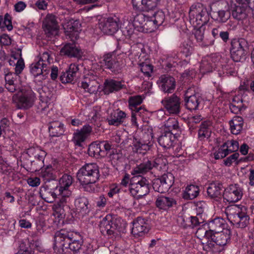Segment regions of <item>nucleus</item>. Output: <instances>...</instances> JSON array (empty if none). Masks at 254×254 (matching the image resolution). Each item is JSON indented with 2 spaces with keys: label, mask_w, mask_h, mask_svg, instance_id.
<instances>
[{
  "label": "nucleus",
  "mask_w": 254,
  "mask_h": 254,
  "mask_svg": "<svg viewBox=\"0 0 254 254\" xmlns=\"http://www.w3.org/2000/svg\"><path fill=\"white\" fill-rule=\"evenodd\" d=\"M54 249L60 254H75L81 248L82 240L77 232L66 229L55 234Z\"/></svg>",
  "instance_id": "1"
},
{
  "label": "nucleus",
  "mask_w": 254,
  "mask_h": 254,
  "mask_svg": "<svg viewBox=\"0 0 254 254\" xmlns=\"http://www.w3.org/2000/svg\"><path fill=\"white\" fill-rule=\"evenodd\" d=\"M72 183V177L70 175L64 174L60 178L58 185L56 188V190L59 192L58 195L61 196V198L54 206V215L59 219H63L64 216V206L70 200L72 192L70 187Z\"/></svg>",
  "instance_id": "2"
},
{
  "label": "nucleus",
  "mask_w": 254,
  "mask_h": 254,
  "mask_svg": "<svg viewBox=\"0 0 254 254\" xmlns=\"http://www.w3.org/2000/svg\"><path fill=\"white\" fill-rule=\"evenodd\" d=\"M196 236L201 240L203 249L206 251H208V249L214 247L215 246L222 249L230 240V232L229 230L216 234H211V232H207L205 229L201 228L197 230Z\"/></svg>",
  "instance_id": "3"
},
{
  "label": "nucleus",
  "mask_w": 254,
  "mask_h": 254,
  "mask_svg": "<svg viewBox=\"0 0 254 254\" xmlns=\"http://www.w3.org/2000/svg\"><path fill=\"white\" fill-rule=\"evenodd\" d=\"M123 32L127 36L130 37L135 30L139 32H152V23L150 21V17L143 13H139L131 17L123 22Z\"/></svg>",
  "instance_id": "4"
},
{
  "label": "nucleus",
  "mask_w": 254,
  "mask_h": 254,
  "mask_svg": "<svg viewBox=\"0 0 254 254\" xmlns=\"http://www.w3.org/2000/svg\"><path fill=\"white\" fill-rule=\"evenodd\" d=\"M77 179L87 191L92 190L91 185L95 184L100 177L99 169L95 163H88L78 171Z\"/></svg>",
  "instance_id": "5"
},
{
  "label": "nucleus",
  "mask_w": 254,
  "mask_h": 254,
  "mask_svg": "<svg viewBox=\"0 0 254 254\" xmlns=\"http://www.w3.org/2000/svg\"><path fill=\"white\" fill-rule=\"evenodd\" d=\"M225 214L231 223L238 228H245L249 223L247 208L243 205H232L227 207Z\"/></svg>",
  "instance_id": "6"
},
{
  "label": "nucleus",
  "mask_w": 254,
  "mask_h": 254,
  "mask_svg": "<svg viewBox=\"0 0 254 254\" xmlns=\"http://www.w3.org/2000/svg\"><path fill=\"white\" fill-rule=\"evenodd\" d=\"M189 20L193 27L204 25L209 20L206 8L200 3L192 5L190 9Z\"/></svg>",
  "instance_id": "7"
},
{
  "label": "nucleus",
  "mask_w": 254,
  "mask_h": 254,
  "mask_svg": "<svg viewBox=\"0 0 254 254\" xmlns=\"http://www.w3.org/2000/svg\"><path fill=\"white\" fill-rule=\"evenodd\" d=\"M35 100V93L29 88H22L17 95L13 96V100L16 103L18 108L21 109L31 108Z\"/></svg>",
  "instance_id": "8"
},
{
  "label": "nucleus",
  "mask_w": 254,
  "mask_h": 254,
  "mask_svg": "<svg viewBox=\"0 0 254 254\" xmlns=\"http://www.w3.org/2000/svg\"><path fill=\"white\" fill-rule=\"evenodd\" d=\"M24 63L22 59L17 61L15 68V73H8L5 76V87L10 92H14L20 89V86L18 83V75L22 72L24 68Z\"/></svg>",
  "instance_id": "9"
},
{
  "label": "nucleus",
  "mask_w": 254,
  "mask_h": 254,
  "mask_svg": "<svg viewBox=\"0 0 254 254\" xmlns=\"http://www.w3.org/2000/svg\"><path fill=\"white\" fill-rule=\"evenodd\" d=\"M129 190L132 196L140 198L149 192V182L141 176H134L132 178Z\"/></svg>",
  "instance_id": "10"
},
{
  "label": "nucleus",
  "mask_w": 254,
  "mask_h": 254,
  "mask_svg": "<svg viewBox=\"0 0 254 254\" xmlns=\"http://www.w3.org/2000/svg\"><path fill=\"white\" fill-rule=\"evenodd\" d=\"M111 148L112 145L108 141H96L89 145L88 151L91 156L99 158L106 156Z\"/></svg>",
  "instance_id": "11"
},
{
  "label": "nucleus",
  "mask_w": 254,
  "mask_h": 254,
  "mask_svg": "<svg viewBox=\"0 0 254 254\" xmlns=\"http://www.w3.org/2000/svg\"><path fill=\"white\" fill-rule=\"evenodd\" d=\"M98 75L93 71H89L84 75V78L81 83V87L85 92L90 94H95L100 87Z\"/></svg>",
  "instance_id": "12"
},
{
  "label": "nucleus",
  "mask_w": 254,
  "mask_h": 254,
  "mask_svg": "<svg viewBox=\"0 0 254 254\" xmlns=\"http://www.w3.org/2000/svg\"><path fill=\"white\" fill-rule=\"evenodd\" d=\"M119 221L113 220L111 216H106L100 222L99 228L101 232L104 235L111 236L117 234L121 231L119 226Z\"/></svg>",
  "instance_id": "13"
},
{
  "label": "nucleus",
  "mask_w": 254,
  "mask_h": 254,
  "mask_svg": "<svg viewBox=\"0 0 254 254\" xmlns=\"http://www.w3.org/2000/svg\"><path fill=\"white\" fill-rule=\"evenodd\" d=\"M247 45V42L244 39H234L232 41L230 53L234 61L238 62L245 59V48Z\"/></svg>",
  "instance_id": "14"
},
{
  "label": "nucleus",
  "mask_w": 254,
  "mask_h": 254,
  "mask_svg": "<svg viewBox=\"0 0 254 254\" xmlns=\"http://www.w3.org/2000/svg\"><path fill=\"white\" fill-rule=\"evenodd\" d=\"M119 60L120 58H116L114 53H107L104 55L102 63L112 71L118 72L125 64L123 60Z\"/></svg>",
  "instance_id": "15"
},
{
  "label": "nucleus",
  "mask_w": 254,
  "mask_h": 254,
  "mask_svg": "<svg viewBox=\"0 0 254 254\" xmlns=\"http://www.w3.org/2000/svg\"><path fill=\"white\" fill-rule=\"evenodd\" d=\"M243 194V189L238 185H231L225 189L223 197L228 202H235L242 198Z\"/></svg>",
  "instance_id": "16"
},
{
  "label": "nucleus",
  "mask_w": 254,
  "mask_h": 254,
  "mask_svg": "<svg viewBox=\"0 0 254 254\" xmlns=\"http://www.w3.org/2000/svg\"><path fill=\"white\" fill-rule=\"evenodd\" d=\"M119 22L117 17L102 19L99 21V28L104 34L111 35L119 29Z\"/></svg>",
  "instance_id": "17"
},
{
  "label": "nucleus",
  "mask_w": 254,
  "mask_h": 254,
  "mask_svg": "<svg viewBox=\"0 0 254 254\" xmlns=\"http://www.w3.org/2000/svg\"><path fill=\"white\" fill-rule=\"evenodd\" d=\"M160 0H132L133 7L137 10L150 11L156 8Z\"/></svg>",
  "instance_id": "18"
},
{
  "label": "nucleus",
  "mask_w": 254,
  "mask_h": 254,
  "mask_svg": "<svg viewBox=\"0 0 254 254\" xmlns=\"http://www.w3.org/2000/svg\"><path fill=\"white\" fill-rule=\"evenodd\" d=\"M149 226L146 221L141 217H137L133 222L132 234L135 237H141L147 233Z\"/></svg>",
  "instance_id": "19"
},
{
  "label": "nucleus",
  "mask_w": 254,
  "mask_h": 254,
  "mask_svg": "<svg viewBox=\"0 0 254 254\" xmlns=\"http://www.w3.org/2000/svg\"><path fill=\"white\" fill-rule=\"evenodd\" d=\"M153 143L151 134H145L141 139L135 138L133 142V149L136 152L139 150H149Z\"/></svg>",
  "instance_id": "20"
},
{
  "label": "nucleus",
  "mask_w": 254,
  "mask_h": 254,
  "mask_svg": "<svg viewBox=\"0 0 254 254\" xmlns=\"http://www.w3.org/2000/svg\"><path fill=\"white\" fill-rule=\"evenodd\" d=\"M162 103L167 111L172 114H177L180 112V99L175 95L166 98L162 101Z\"/></svg>",
  "instance_id": "21"
},
{
  "label": "nucleus",
  "mask_w": 254,
  "mask_h": 254,
  "mask_svg": "<svg viewBox=\"0 0 254 254\" xmlns=\"http://www.w3.org/2000/svg\"><path fill=\"white\" fill-rule=\"evenodd\" d=\"M221 58L219 55H212L211 57L204 58L200 65V72L202 74L210 72L216 63L220 61Z\"/></svg>",
  "instance_id": "22"
},
{
  "label": "nucleus",
  "mask_w": 254,
  "mask_h": 254,
  "mask_svg": "<svg viewBox=\"0 0 254 254\" xmlns=\"http://www.w3.org/2000/svg\"><path fill=\"white\" fill-rule=\"evenodd\" d=\"M157 83L161 90L168 93L172 92L176 86L175 79L167 75H162L158 79Z\"/></svg>",
  "instance_id": "23"
},
{
  "label": "nucleus",
  "mask_w": 254,
  "mask_h": 254,
  "mask_svg": "<svg viewBox=\"0 0 254 254\" xmlns=\"http://www.w3.org/2000/svg\"><path fill=\"white\" fill-rule=\"evenodd\" d=\"M43 28L45 32L50 35H56L58 32V26L55 15L48 14L44 22Z\"/></svg>",
  "instance_id": "24"
},
{
  "label": "nucleus",
  "mask_w": 254,
  "mask_h": 254,
  "mask_svg": "<svg viewBox=\"0 0 254 254\" xmlns=\"http://www.w3.org/2000/svg\"><path fill=\"white\" fill-rule=\"evenodd\" d=\"M92 130V127L88 125H85L80 130H77L73 134V141L76 145L80 146L90 135Z\"/></svg>",
  "instance_id": "25"
},
{
  "label": "nucleus",
  "mask_w": 254,
  "mask_h": 254,
  "mask_svg": "<svg viewBox=\"0 0 254 254\" xmlns=\"http://www.w3.org/2000/svg\"><path fill=\"white\" fill-rule=\"evenodd\" d=\"M232 11V15L234 18L242 21L245 20L250 12V7H244L238 5H229Z\"/></svg>",
  "instance_id": "26"
},
{
  "label": "nucleus",
  "mask_w": 254,
  "mask_h": 254,
  "mask_svg": "<svg viewBox=\"0 0 254 254\" xmlns=\"http://www.w3.org/2000/svg\"><path fill=\"white\" fill-rule=\"evenodd\" d=\"M208 230L207 232H211V234H216L222 232L226 225L225 221L221 218H215L207 223Z\"/></svg>",
  "instance_id": "27"
},
{
  "label": "nucleus",
  "mask_w": 254,
  "mask_h": 254,
  "mask_svg": "<svg viewBox=\"0 0 254 254\" xmlns=\"http://www.w3.org/2000/svg\"><path fill=\"white\" fill-rule=\"evenodd\" d=\"M127 117L125 112L116 110L114 111L107 118V121L110 125L118 126L123 123Z\"/></svg>",
  "instance_id": "28"
},
{
  "label": "nucleus",
  "mask_w": 254,
  "mask_h": 254,
  "mask_svg": "<svg viewBox=\"0 0 254 254\" xmlns=\"http://www.w3.org/2000/svg\"><path fill=\"white\" fill-rule=\"evenodd\" d=\"M62 55L68 57L79 58L83 54L81 50L72 44H66L61 50Z\"/></svg>",
  "instance_id": "29"
},
{
  "label": "nucleus",
  "mask_w": 254,
  "mask_h": 254,
  "mask_svg": "<svg viewBox=\"0 0 254 254\" xmlns=\"http://www.w3.org/2000/svg\"><path fill=\"white\" fill-rule=\"evenodd\" d=\"M176 204L175 200L169 197L160 196L156 200V205L160 209L166 210Z\"/></svg>",
  "instance_id": "30"
},
{
  "label": "nucleus",
  "mask_w": 254,
  "mask_h": 254,
  "mask_svg": "<svg viewBox=\"0 0 254 254\" xmlns=\"http://www.w3.org/2000/svg\"><path fill=\"white\" fill-rule=\"evenodd\" d=\"M175 137L172 132H165L158 138V143L163 147L167 149L171 148L174 143Z\"/></svg>",
  "instance_id": "31"
},
{
  "label": "nucleus",
  "mask_w": 254,
  "mask_h": 254,
  "mask_svg": "<svg viewBox=\"0 0 254 254\" xmlns=\"http://www.w3.org/2000/svg\"><path fill=\"white\" fill-rule=\"evenodd\" d=\"M123 85L120 81L114 80H107L104 83L103 91L105 94H109L117 91L123 88Z\"/></svg>",
  "instance_id": "32"
},
{
  "label": "nucleus",
  "mask_w": 254,
  "mask_h": 254,
  "mask_svg": "<svg viewBox=\"0 0 254 254\" xmlns=\"http://www.w3.org/2000/svg\"><path fill=\"white\" fill-rule=\"evenodd\" d=\"M212 124L209 121H206L201 123L198 130V137L200 139L208 138L211 135Z\"/></svg>",
  "instance_id": "33"
},
{
  "label": "nucleus",
  "mask_w": 254,
  "mask_h": 254,
  "mask_svg": "<svg viewBox=\"0 0 254 254\" xmlns=\"http://www.w3.org/2000/svg\"><path fill=\"white\" fill-rule=\"evenodd\" d=\"M49 131L51 136H60L64 132V125L59 121L52 122L50 124Z\"/></svg>",
  "instance_id": "34"
},
{
  "label": "nucleus",
  "mask_w": 254,
  "mask_h": 254,
  "mask_svg": "<svg viewBox=\"0 0 254 254\" xmlns=\"http://www.w3.org/2000/svg\"><path fill=\"white\" fill-rule=\"evenodd\" d=\"M165 18V14L162 10L157 11L153 14L152 17H150V21L153 24L151 27L152 32L154 31L158 26L163 23Z\"/></svg>",
  "instance_id": "35"
},
{
  "label": "nucleus",
  "mask_w": 254,
  "mask_h": 254,
  "mask_svg": "<svg viewBox=\"0 0 254 254\" xmlns=\"http://www.w3.org/2000/svg\"><path fill=\"white\" fill-rule=\"evenodd\" d=\"M229 124L231 132L234 134H238L242 130L244 122L242 117L235 116Z\"/></svg>",
  "instance_id": "36"
},
{
  "label": "nucleus",
  "mask_w": 254,
  "mask_h": 254,
  "mask_svg": "<svg viewBox=\"0 0 254 254\" xmlns=\"http://www.w3.org/2000/svg\"><path fill=\"white\" fill-rule=\"evenodd\" d=\"M199 104V98L196 94L189 95L188 91L186 94L185 105L187 108L190 110H194L197 109Z\"/></svg>",
  "instance_id": "37"
},
{
  "label": "nucleus",
  "mask_w": 254,
  "mask_h": 254,
  "mask_svg": "<svg viewBox=\"0 0 254 254\" xmlns=\"http://www.w3.org/2000/svg\"><path fill=\"white\" fill-rule=\"evenodd\" d=\"M81 24L78 20L70 19L66 23L63 24L64 29L67 35H72L74 32L78 31Z\"/></svg>",
  "instance_id": "38"
},
{
  "label": "nucleus",
  "mask_w": 254,
  "mask_h": 254,
  "mask_svg": "<svg viewBox=\"0 0 254 254\" xmlns=\"http://www.w3.org/2000/svg\"><path fill=\"white\" fill-rule=\"evenodd\" d=\"M48 68L44 67L43 64L40 62H37L32 64L30 66V71L34 76H38L42 75L45 76L49 72Z\"/></svg>",
  "instance_id": "39"
},
{
  "label": "nucleus",
  "mask_w": 254,
  "mask_h": 254,
  "mask_svg": "<svg viewBox=\"0 0 254 254\" xmlns=\"http://www.w3.org/2000/svg\"><path fill=\"white\" fill-rule=\"evenodd\" d=\"M88 200L87 198L84 196L77 198L75 200V205L77 210L82 215H85L89 212Z\"/></svg>",
  "instance_id": "40"
},
{
  "label": "nucleus",
  "mask_w": 254,
  "mask_h": 254,
  "mask_svg": "<svg viewBox=\"0 0 254 254\" xmlns=\"http://www.w3.org/2000/svg\"><path fill=\"white\" fill-rule=\"evenodd\" d=\"M42 198L48 202H53L57 197V193L48 186H43L40 190Z\"/></svg>",
  "instance_id": "41"
},
{
  "label": "nucleus",
  "mask_w": 254,
  "mask_h": 254,
  "mask_svg": "<svg viewBox=\"0 0 254 254\" xmlns=\"http://www.w3.org/2000/svg\"><path fill=\"white\" fill-rule=\"evenodd\" d=\"M194 28V35L198 43L205 46L213 45L214 44V40H212L207 43H203V40L204 39V28L203 26H197V27Z\"/></svg>",
  "instance_id": "42"
},
{
  "label": "nucleus",
  "mask_w": 254,
  "mask_h": 254,
  "mask_svg": "<svg viewBox=\"0 0 254 254\" xmlns=\"http://www.w3.org/2000/svg\"><path fill=\"white\" fill-rule=\"evenodd\" d=\"M231 14L229 11L225 10H219L213 12L212 18L218 23H225L230 17Z\"/></svg>",
  "instance_id": "43"
},
{
  "label": "nucleus",
  "mask_w": 254,
  "mask_h": 254,
  "mask_svg": "<svg viewBox=\"0 0 254 254\" xmlns=\"http://www.w3.org/2000/svg\"><path fill=\"white\" fill-rule=\"evenodd\" d=\"M199 188L197 186L190 185L186 188L183 193V197L186 199H192L199 193Z\"/></svg>",
  "instance_id": "44"
},
{
  "label": "nucleus",
  "mask_w": 254,
  "mask_h": 254,
  "mask_svg": "<svg viewBox=\"0 0 254 254\" xmlns=\"http://www.w3.org/2000/svg\"><path fill=\"white\" fill-rule=\"evenodd\" d=\"M153 166L151 161H147L135 167L132 171V174L136 176H140V174L145 173L151 170Z\"/></svg>",
  "instance_id": "45"
},
{
  "label": "nucleus",
  "mask_w": 254,
  "mask_h": 254,
  "mask_svg": "<svg viewBox=\"0 0 254 254\" xmlns=\"http://www.w3.org/2000/svg\"><path fill=\"white\" fill-rule=\"evenodd\" d=\"M222 186L219 183H212L207 188L208 195L211 197H217L221 195Z\"/></svg>",
  "instance_id": "46"
},
{
  "label": "nucleus",
  "mask_w": 254,
  "mask_h": 254,
  "mask_svg": "<svg viewBox=\"0 0 254 254\" xmlns=\"http://www.w3.org/2000/svg\"><path fill=\"white\" fill-rule=\"evenodd\" d=\"M142 102V98L140 96H131L129 98V107L132 111L136 112V113H140V111L142 110L141 107L137 108V106L140 105Z\"/></svg>",
  "instance_id": "47"
},
{
  "label": "nucleus",
  "mask_w": 254,
  "mask_h": 254,
  "mask_svg": "<svg viewBox=\"0 0 254 254\" xmlns=\"http://www.w3.org/2000/svg\"><path fill=\"white\" fill-rule=\"evenodd\" d=\"M40 176L47 182H49L55 178L53 175V171L51 166H48L46 168H43L40 173Z\"/></svg>",
  "instance_id": "48"
},
{
  "label": "nucleus",
  "mask_w": 254,
  "mask_h": 254,
  "mask_svg": "<svg viewBox=\"0 0 254 254\" xmlns=\"http://www.w3.org/2000/svg\"><path fill=\"white\" fill-rule=\"evenodd\" d=\"M165 127L168 130V132H171L177 130L179 127L178 121L174 118H170L164 124Z\"/></svg>",
  "instance_id": "49"
},
{
  "label": "nucleus",
  "mask_w": 254,
  "mask_h": 254,
  "mask_svg": "<svg viewBox=\"0 0 254 254\" xmlns=\"http://www.w3.org/2000/svg\"><path fill=\"white\" fill-rule=\"evenodd\" d=\"M152 187L155 191L160 193H164L169 190L167 187L165 186L164 183L161 182L159 179L154 180Z\"/></svg>",
  "instance_id": "50"
},
{
  "label": "nucleus",
  "mask_w": 254,
  "mask_h": 254,
  "mask_svg": "<svg viewBox=\"0 0 254 254\" xmlns=\"http://www.w3.org/2000/svg\"><path fill=\"white\" fill-rule=\"evenodd\" d=\"M160 180L164 183L165 186L169 189L174 183V177L172 174L167 173L164 174L160 178Z\"/></svg>",
  "instance_id": "51"
},
{
  "label": "nucleus",
  "mask_w": 254,
  "mask_h": 254,
  "mask_svg": "<svg viewBox=\"0 0 254 254\" xmlns=\"http://www.w3.org/2000/svg\"><path fill=\"white\" fill-rule=\"evenodd\" d=\"M223 144L229 154L238 150L239 148V143L236 140H228Z\"/></svg>",
  "instance_id": "52"
},
{
  "label": "nucleus",
  "mask_w": 254,
  "mask_h": 254,
  "mask_svg": "<svg viewBox=\"0 0 254 254\" xmlns=\"http://www.w3.org/2000/svg\"><path fill=\"white\" fill-rule=\"evenodd\" d=\"M52 59L50 58V56L48 52H44L41 56L38 62L43 64L44 67L48 68L50 70L51 67L49 66Z\"/></svg>",
  "instance_id": "53"
},
{
  "label": "nucleus",
  "mask_w": 254,
  "mask_h": 254,
  "mask_svg": "<svg viewBox=\"0 0 254 254\" xmlns=\"http://www.w3.org/2000/svg\"><path fill=\"white\" fill-rule=\"evenodd\" d=\"M222 71L220 69L218 70V74L220 76L223 75H233L235 73V71L229 65L227 64L222 66Z\"/></svg>",
  "instance_id": "54"
},
{
  "label": "nucleus",
  "mask_w": 254,
  "mask_h": 254,
  "mask_svg": "<svg viewBox=\"0 0 254 254\" xmlns=\"http://www.w3.org/2000/svg\"><path fill=\"white\" fill-rule=\"evenodd\" d=\"M141 71L146 76H150V74L153 71V66L148 64L141 63L140 64Z\"/></svg>",
  "instance_id": "55"
},
{
  "label": "nucleus",
  "mask_w": 254,
  "mask_h": 254,
  "mask_svg": "<svg viewBox=\"0 0 254 254\" xmlns=\"http://www.w3.org/2000/svg\"><path fill=\"white\" fill-rule=\"evenodd\" d=\"M229 153L226 149V147L223 144L219 148L218 151L214 153V158L215 159H219L226 157Z\"/></svg>",
  "instance_id": "56"
},
{
  "label": "nucleus",
  "mask_w": 254,
  "mask_h": 254,
  "mask_svg": "<svg viewBox=\"0 0 254 254\" xmlns=\"http://www.w3.org/2000/svg\"><path fill=\"white\" fill-rule=\"evenodd\" d=\"M75 75L68 70L61 76V80L63 83L70 82L73 81Z\"/></svg>",
  "instance_id": "57"
},
{
  "label": "nucleus",
  "mask_w": 254,
  "mask_h": 254,
  "mask_svg": "<svg viewBox=\"0 0 254 254\" xmlns=\"http://www.w3.org/2000/svg\"><path fill=\"white\" fill-rule=\"evenodd\" d=\"M250 0H231L229 5H238L244 7H249Z\"/></svg>",
  "instance_id": "58"
},
{
  "label": "nucleus",
  "mask_w": 254,
  "mask_h": 254,
  "mask_svg": "<svg viewBox=\"0 0 254 254\" xmlns=\"http://www.w3.org/2000/svg\"><path fill=\"white\" fill-rule=\"evenodd\" d=\"M239 157V154L238 153L233 154L224 160L225 165L228 166H230L233 163L237 161Z\"/></svg>",
  "instance_id": "59"
},
{
  "label": "nucleus",
  "mask_w": 254,
  "mask_h": 254,
  "mask_svg": "<svg viewBox=\"0 0 254 254\" xmlns=\"http://www.w3.org/2000/svg\"><path fill=\"white\" fill-rule=\"evenodd\" d=\"M206 208V204L204 201H199L196 204V210L198 214H202Z\"/></svg>",
  "instance_id": "60"
},
{
  "label": "nucleus",
  "mask_w": 254,
  "mask_h": 254,
  "mask_svg": "<svg viewBox=\"0 0 254 254\" xmlns=\"http://www.w3.org/2000/svg\"><path fill=\"white\" fill-rule=\"evenodd\" d=\"M27 183L32 187H37L40 184V179L38 177L30 178L27 180Z\"/></svg>",
  "instance_id": "61"
},
{
  "label": "nucleus",
  "mask_w": 254,
  "mask_h": 254,
  "mask_svg": "<svg viewBox=\"0 0 254 254\" xmlns=\"http://www.w3.org/2000/svg\"><path fill=\"white\" fill-rule=\"evenodd\" d=\"M192 51L193 48L190 45L188 44L184 45L182 52L184 54H185L186 57H188L190 55Z\"/></svg>",
  "instance_id": "62"
},
{
  "label": "nucleus",
  "mask_w": 254,
  "mask_h": 254,
  "mask_svg": "<svg viewBox=\"0 0 254 254\" xmlns=\"http://www.w3.org/2000/svg\"><path fill=\"white\" fill-rule=\"evenodd\" d=\"M26 7V3L23 1H20L14 5V9L16 12H20L23 11Z\"/></svg>",
  "instance_id": "63"
},
{
  "label": "nucleus",
  "mask_w": 254,
  "mask_h": 254,
  "mask_svg": "<svg viewBox=\"0 0 254 254\" xmlns=\"http://www.w3.org/2000/svg\"><path fill=\"white\" fill-rule=\"evenodd\" d=\"M3 23L8 30H10L12 29V26L10 20V17L8 14L5 15Z\"/></svg>",
  "instance_id": "64"
}]
</instances>
